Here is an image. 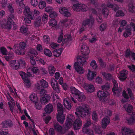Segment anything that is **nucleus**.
<instances>
[{"mask_svg": "<svg viewBox=\"0 0 135 135\" xmlns=\"http://www.w3.org/2000/svg\"><path fill=\"white\" fill-rule=\"evenodd\" d=\"M91 122L90 120L85 123L83 129V131L89 135H94V133H97L100 134L102 133V131L100 130V127L98 125H94L92 129L91 130H89L87 129V127H88L90 124Z\"/></svg>", "mask_w": 135, "mask_h": 135, "instance_id": "obj_1", "label": "nucleus"}, {"mask_svg": "<svg viewBox=\"0 0 135 135\" xmlns=\"http://www.w3.org/2000/svg\"><path fill=\"white\" fill-rule=\"evenodd\" d=\"M76 59L77 61L75 62L74 64L75 70L79 74H83L85 72V70L79 64L81 65H83L86 62V60L85 59L84 60V58L80 56H78Z\"/></svg>", "mask_w": 135, "mask_h": 135, "instance_id": "obj_2", "label": "nucleus"}, {"mask_svg": "<svg viewBox=\"0 0 135 135\" xmlns=\"http://www.w3.org/2000/svg\"><path fill=\"white\" fill-rule=\"evenodd\" d=\"M90 112L91 109L89 106L87 105H84L77 107L75 113L78 117L80 116L83 117L89 116Z\"/></svg>", "mask_w": 135, "mask_h": 135, "instance_id": "obj_3", "label": "nucleus"}, {"mask_svg": "<svg viewBox=\"0 0 135 135\" xmlns=\"http://www.w3.org/2000/svg\"><path fill=\"white\" fill-rule=\"evenodd\" d=\"M48 86L47 82L45 80L42 79L37 81L35 88L38 90H40V94L42 95L47 93L46 91L43 89L47 88Z\"/></svg>", "mask_w": 135, "mask_h": 135, "instance_id": "obj_4", "label": "nucleus"}, {"mask_svg": "<svg viewBox=\"0 0 135 135\" xmlns=\"http://www.w3.org/2000/svg\"><path fill=\"white\" fill-rule=\"evenodd\" d=\"M58 114L57 116V121L60 123L62 124L65 119V116L63 114V107L60 103H58L57 106Z\"/></svg>", "mask_w": 135, "mask_h": 135, "instance_id": "obj_5", "label": "nucleus"}, {"mask_svg": "<svg viewBox=\"0 0 135 135\" xmlns=\"http://www.w3.org/2000/svg\"><path fill=\"white\" fill-rule=\"evenodd\" d=\"M10 65L14 69H17L21 66L23 67L25 64V62L23 60H12L10 63Z\"/></svg>", "mask_w": 135, "mask_h": 135, "instance_id": "obj_6", "label": "nucleus"}, {"mask_svg": "<svg viewBox=\"0 0 135 135\" xmlns=\"http://www.w3.org/2000/svg\"><path fill=\"white\" fill-rule=\"evenodd\" d=\"M20 74L24 81V83L26 86L28 88L30 87L32 84L31 80L28 78L29 76L26 74L23 71H20Z\"/></svg>", "mask_w": 135, "mask_h": 135, "instance_id": "obj_7", "label": "nucleus"}, {"mask_svg": "<svg viewBox=\"0 0 135 135\" xmlns=\"http://www.w3.org/2000/svg\"><path fill=\"white\" fill-rule=\"evenodd\" d=\"M132 29L134 31H135V25L133 23H131L129 25H128L125 29L123 33L124 36L127 37L130 36L131 34Z\"/></svg>", "mask_w": 135, "mask_h": 135, "instance_id": "obj_8", "label": "nucleus"}, {"mask_svg": "<svg viewBox=\"0 0 135 135\" xmlns=\"http://www.w3.org/2000/svg\"><path fill=\"white\" fill-rule=\"evenodd\" d=\"M81 50L82 54L83 56V57H81L84 58V60L85 59L86 60L89 57V50L88 47L86 45H82Z\"/></svg>", "mask_w": 135, "mask_h": 135, "instance_id": "obj_9", "label": "nucleus"}, {"mask_svg": "<svg viewBox=\"0 0 135 135\" xmlns=\"http://www.w3.org/2000/svg\"><path fill=\"white\" fill-rule=\"evenodd\" d=\"M37 52L33 49L30 50L28 53V55L30 57V63L33 65H35L36 64V61L34 57L37 56Z\"/></svg>", "mask_w": 135, "mask_h": 135, "instance_id": "obj_10", "label": "nucleus"}, {"mask_svg": "<svg viewBox=\"0 0 135 135\" xmlns=\"http://www.w3.org/2000/svg\"><path fill=\"white\" fill-rule=\"evenodd\" d=\"M74 119V117L72 114H70L68 116L64 127V128L65 129H67L71 127L73 124L72 122Z\"/></svg>", "mask_w": 135, "mask_h": 135, "instance_id": "obj_11", "label": "nucleus"}, {"mask_svg": "<svg viewBox=\"0 0 135 135\" xmlns=\"http://www.w3.org/2000/svg\"><path fill=\"white\" fill-rule=\"evenodd\" d=\"M51 86L54 91L57 93L60 92V88L59 87L57 82L54 79H51Z\"/></svg>", "mask_w": 135, "mask_h": 135, "instance_id": "obj_12", "label": "nucleus"}, {"mask_svg": "<svg viewBox=\"0 0 135 135\" xmlns=\"http://www.w3.org/2000/svg\"><path fill=\"white\" fill-rule=\"evenodd\" d=\"M59 12L66 17L71 16V14L67 7H60L59 9Z\"/></svg>", "mask_w": 135, "mask_h": 135, "instance_id": "obj_13", "label": "nucleus"}, {"mask_svg": "<svg viewBox=\"0 0 135 135\" xmlns=\"http://www.w3.org/2000/svg\"><path fill=\"white\" fill-rule=\"evenodd\" d=\"M23 13L25 16L29 17L32 20H34L35 19V17L33 15H32V12L29 7L25 8L24 10Z\"/></svg>", "mask_w": 135, "mask_h": 135, "instance_id": "obj_14", "label": "nucleus"}, {"mask_svg": "<svg viewBox=\"0 0 135 135\" xmlns=\"http://www.w3.org/2000/svg\"><path fill=\"white\" fill-rule=\"evenodd\" d=\"M32 72L33 73L36 74H38L40 73V71L37 67L29 68L27 70V75L30 77L32 76L33 75Z\"/></svg>", "mask_w": 135, "mask_h": 135, "instance_id": "obj_15", "label": "nucleus"}, {"mask_svg": "<svg viewBox=\"0 0 135 135\" xmlns=\"http://www.w3.org/2000/svg\"><path fill=\"white\" fill-rule=\"evenodd\" d=\"M109 95L107 91L104 92L102 91H99L97 93L98 97L100 100L104 101L105 98Z\"/></svg>", "mask_w": 135, "mask_h": 135, "instance_id": "obj_16", "label": "nucleus"}, {"mask_svg": "<svg viewBox=\"0 0 135 135\" xmlns=\"http://www.w3.org/2000/svg\"><path fill=\"white\" fill-rule=\"evenodd\" d=\"M41 96H43V97L41 98L40 99V102L42 104H45L49 100L50 97L48 94L46 93L44 94L43 95H41Z\"/></svg>", "mask_w": 135, "mask_h": 135, "instance_id": "obj_17", "label": "nucleus"}, {"mask_svg": "<svg viewBox=\"0 0 135 135\" xmlns=\"http://www.w3.org/2000/svg\"><path fill=\"white\" fill-rule=\"evenodd\" d=\"M97 73L95 71H91L90 70H88V73L86 75V76L88 80L92 81L97 75Z\"/></svg>", "mask_w": 135, "mask_h": 135, "instance_id": "obj_18", "label": "nucleus"}, {"mask_svg": "<svg viewBox=\"0 0 135 135\" xmlns=\"http://www.w3.org/2000/svg\"><path fill=\"white\" fill-rule=\"evenodd\" d=\"M83 88H84L88 93H92L95 90V87L91 84H89L86 83L83 85Z\"/></svg>", "mask_w": 135, "mask_h": 135, "instance_id": "obj_19", "label": "nucleus"}, {"mask_svg": "<svg viewBox=\"0 0 135 135\" xmlns=\"http://www.w3.org/2000/svg\"><path fill=\"white\" fill-rule=\"evenodd\" d=\"M121 132L123 135H131L133 133V131L126 127H122Z\"/></svg>", "mask_w": 135, "mask_h": 135, "instance_id": "obj_20", "label": "nucleus"}, {"mask_svg": "<svg viewBox=\"0 0 135 135\" xmlns=\"http://www.w3.org/2000/svg\"><path fill=\"white\" fill-rule=\"evenodd\" d=\"M72 40L71 38L69 35H65L64 36V39L62 41V46L68 45L69 42Z\"/></svg>", "mask_w": 135, "mask_h": 135, "instance_id": "obj_21", "label": "nucleus"}, {"mask_svg": "<svg viewBox=\"0 0 135 135\" xmlns=\"http://www.w3.org/2000/svg\"><path fill=\"white\" fill-rule=\"evenodd\" d=\"M130 115H132L131 117L126 118V120L127 123L129 125H132L135 122V113L132 112V114H130Z\"/></svg>", "mask_w": 135, "mask_h": 135, "instance_id": "obj_22", "label": "nucleus"}, {"mask_svg": "<svg viewBox=\"0 0 135 135\" xmlns=\"http://www.w3.org/2000/svg\"><path fill=\"white\" fill-rule=\"evenodd\" d=\"M110 121L109 118L108 117H105L102 120V126L103 128L105 129L109 124Z\"/></svg>", "mask_w": 135, "mask_h": 135, "instance_id": "obj_23", "label": "nucleus"}, {"mask_svg": "<svg viewBox=\"0 0 135 135\" xmlns=\"http://www.w3.org/2000/svg\"><path fill=\"white\" fill-rule=\"evenodd\" d=\"M96 14L98 16L100 15L102 13L104 15L105 17H107L108 15V10L106 8H104L101 11V8L98 9L97 10Z\"/></svg>", "mask_w": 135, "mask_h": 135, "instance_id": "obj_24", "label": "nucleus"}, {"mask_svg": "<svg viewBox=\"0 0 135 135\" xmlns=\"http://www.w3.org/2000/svg\"><path fill=\"white\" fill-rule=\"evenodd\" d=\"M112 81L113 83L114 86L112 90L114 94L115 95H117V96H118V94L121 91L120 90V91H119L118 90V84L116 80L114 79H113L112 80Z\"/></svg>", "mask_w": 135, "mask_h": 135, "instance_id": "obj_25", "label": "nucleus"}, {"mask_svg": "<svg viewBox=\"0 0 135 135\" xmlns=\"http://www.w3.org/2000/svg\"><path fill=\"white\" fill-rule=\"evenodd\" d=\"M127 73L128 72L127 70H124L119 74L118 77L120 80H123L127 78L126 75Z\"/></svg>", "mask_w": 135, "mask_h": 135, "instance_id": "obj_26", "label": "nucleus"}, {"mask_svg": "<svg viewBox=\"0 0 135 135\" xmlns=\"http://www.w3.org/2000/svg\"><path fill=\"white\" fill-rule=\"evenodd\" d=\"M81 121L79 118L76 119L73 123V127L75 130L79 129L81 126Z\"/></svg>", "mask_w": 135, "mask_h": 135, "instance_id": "obj_27", "label": "nucleus"}, {"mask_svg": "<svg viewBox=\"0 0 135 135\" xmlns=\"http://www.w3.org/2000/svg\"><path fill=\"white\" fill-rule=\"evenodd\" d=\"M14 52L18 54L23 55L25 53V50L21 48L18 49L17 45H15L13 48Z\"/></svg>", "mask_w": 135, "mask_h": 135, "instance_id": "obj_28", "label": "nucleus"}, {"mask_svg": "<svg viewBox=\"0 0 135 135\" xmlns=\"http://www.w3.org/2000/svg\"><path fill=\"white\" fill-rule=\"evenodd\" d=\"M29 98L30 100L33 103L39 101L38 95L35 93H32L30 96Z\"/></svg>", "mask_w": 135, "mask_h": 135, "instance_id": "obj_29", "label": "nucleus"}, {"mask_svg": "<svg viewBox=\"0 0 135 135\" xmlns=\"http://www.w3.org/2000/svg\"><path fill=\"white\" fill-rule=\"evenodd\" d=\"M53 110V108L52 105L49 104L46 105L45 108V111L46 113L49 114Z\"/></svg>", "mask_w": 135, "mask_h": 135, "instance_id": "obj_30", "label": "nucleus"}, {"mask_svg": "<svg viewBox=\"0 0 135 135\" xmlns=\"http://www.w3.org/2000/svg\"><path fill=\"white\" fill-rule=\"evenodd\" d=\"M123 107L129 113V114H132L131 112L133 109V107L132 105L129 104H126L124 105Z\"/></svg>", "mask_w": 135, "mask_h": 135, "instance_id": "obj_31", "label": "nucleus"}, {"mask_svg": "<svg viewBox=\"0 0 135 135\" xmlns=\"http://www.w3.org/2000/svg\"><path fill=\"white\" fill-rule=\"evenodd\" d=\"M64 105L65 107L68 110L71 108V104L69 102V99L68 98H65L64 100Z\"/></svg>", "mask_w": 135, "mask_h": 135, "instance_id": "obj_32", "label": "nucleus"}, {"mask_svg": "<svg viewBox=\"0 0 135 135\" xmlns=\"http://www.w3.org/2000/svg\"><path fill=\"white\" fill-rule=\"evenodd\" d=\"M75 97L80 102H82L84 100L85 98V97L84 93H81L80 92L79 94Z\"/></svg>", "mask_w": 135, "mask_h": 135, "instance_id": "obj_33", "label": "nucleus"}, {"mask_svg": "<svg viewBox=\"0 0 135 135\" xmlns=\"http://www.w3.org/2000/svg\"><path fill=\"white\" fill-rule=\"evenodd\" d=\"M49 19L48 15L46 13H44L42 16L41 20L42 22L44 24H46L47 23Z\"/></svg>", "mask_w": 135, "mask_h": 135, "instance_id": "obj_34", "label": "nucleus"}, {"mask_svg": "<svg viewBox=\"0 0 135 135\" xmlns=\"http://www.w3.org/2000/svg\"><path fill=\"white\" fill-rule=\"evenodd\" d=\"M66 70L62 72V74L63 75H66L68 74H69L70 71L71 70V66L69 65L68 64L66 65Z\"/></svg>", "mask_w": 135, "mask_h": 135, "instance_id": "obj_35", "label": "nucleus"}, {"mask_svg": "<svg viewBox=\"0 0 135 135\" xmlns=\"http://www.w3.org/2000/svg\"><path fill=\"white\" fill-rule=\"evenodd\" d=\"M38 7L40 9H43L46 7V2L44 1L40 0L38 3Z\"/></svg>", "mask_w": 135, "mask_h": 135, "instance_id": "obj_36", "label": "nucleus"}, {"mask_svg": "<svg viewBox=\"0 0 135 135\" xmlns=\"http://www.w3.org/2000/svg\"><path fill=\"white\" fill-rule=\"evenodd\" d=\"M86 7V6L83 5H80V4H77L73 5V9L76 11H80V7Z\"/></svg>", "mask_w": 135, "mask_h": 135, "instance_id": "obj_37", "label": "nucleus"}, {"mask_svg": "<svg viewBox=\"0 0 135 135\" xmlns=\"http://www.w3.org/2000/svg\"><path fill=\"white\" fill-rule=\"evenodd\" d=\"M125 56L126 57H131L134 60H135V54L132 52L130 53V50L129 49H127L125 54Z\"/></svg>", "mask_w": 135, "mask_h": 135, "instance_id": "obj_38", "label": "nucleus"}, {"mask_svg": "<svg viewBox=\"0 0 135 135\" xmlns=\"http://www.w3.org/2000/svg\"><path fill=\"white\" fill-rule=\"evenodd\" d=\"M94 22V19L91 18L90 19H87L84 21L83 23V25L85 26L88 24H92Z\"/></svg>", "mask_w": 135, "mask_h": 135, "instance_id": "obj_39", "label": "nucleus"}, {"mask_svg": "<svg viewBox=\"0 0 135 135\" xmlns=\"http://www.w3.org/2000/svg\"><path fill=\"white\" fill-rule=\"evenodd\" d=\"M62 51V50L61 48L55 50L53 54L54 56L56 57H58L61 55Z\"/></svg>", "mask_w": 135, "mask_h": 135, "instance_id": "obj_40", "label": "nucleus"}, {"mask_svg": "<svg viewBox=\"0 0 135 135\" xmlns=\"http://www.w3.org/2000/svg\"><path fill=\"white\" fill-rule=\"evenodd\" d=\"M2 125L4 127H8L11 126L12 125V123L11 121L8 120L3 122Z\"/></svg>", "mask_w": 135, "mask_h": 135, "instance_id": "obj_41", "label": "nucleus"}, {"mask_svg": "<svg viewBox=\"0 0 135 135\" xmlns=\"http://www.w3.org/2000/svg\"><path fill=\"white\" fill-rule=\"evenodd\" d=\"M41 20L40 17H37L34 23V25L36 27H39L42 24Z\"/></svg>", "mask_w": 135, "mask_h": 135, "instance_id": "obj_42", "label": "nucleus"}, {"mask_svg": "<svg viewBox=\"0 0 135 135\" xmlns=\"http://www.w3.org/2000/svg\"><path fill=\"white\" fill-rule=\"evenodd\" d=\"M70 90L71 93L75 95V97L80 93V91L74 87H71L70 88Z\"/></svg>", "mask_w": 135, "mask_h": 135, "instance_id": "obj_43", "label": "nucleus"}, {"mask_svg": "<svg viewBox=\"0 0 135 135\" xmlns=\"http://www.w3.org/2000/svg\"><path fill=\"white\" fill-rule=\"evenodd\" d=\"M76 80L82 87L83 85L86 84L84 82L83 78L82 77H78L76 79Z\"/></svg>", "mask_w": 135, "mask_h": 135, "instance_id": "obj_44", "label": "nucleus"}, {"mask_svg": "<svg viewBox=\"0 0 135 135\" xmlns=\"http://www.w3.org/2000/svg\"><path fill=\"white\" fill-rule=\"evenodd\" d=\"M48 71L49 74L50 75H52L55 71V68L54 66L51 65H50L48 67Z\"/></svg>", "mask_w": 135, "mask_h": 135, "instance_id": "obj_45", "label": "nucleus"}, {"mask_svg": "<svg viewBox=\"0 0 135 135\" xmlns=\"http://www.w3.org/2000/svg\"><path fill=\"white\" fill-rule=\"evenodd\" d=\"M123 96L124 98L122 100L123 103L127 102L128 101L129 97L128 95L127 94L125 90H124L123 92Z\"/></svg>", "mask_w": 135, "mask_h": 135, "instance_id": "obj_46", "label": "nucleus"}, {"mask_svg": "<svg viewBox=\"0 0 135 135\" xmlns=\"http://www.w3.org/2000/svg\"><path fill=\"white\" fill-rule=\"evenodd\" d=\"M44 51L45 54L46 56L49 57H51L52 56V53L49 49H45Z\"/></svg>", "mask_w": 135, "mask_h": 135, "instance_id": "obj_47", "label": "nucleus"}, {"mask_svg": "<svg viewBox=\"0 0 135 135\" xmlns=\"http://www.w3.org/2000/svg\"><path fill=\"white\" fill-rule=\"evenodd\" d=\"M49 26H51L54 27L57 25V22L55 20H51L49 22Z\"/></svg>", "mask_w": 135, "mask_h": 135, "instance_id": "obj_48", "label": "nucleus"}, {"mask_svg": "<svg viewBox=\"0 0 135 135\" xmlns=\"http://www.w3.org/2000/svg\"><path fill=\"white\" fill-rule=\"evenodd\" d=\"M90 66L94 69H96L98 67L97 65L96 61L94 60H93L90 64Z\"/></svg>", "mask_w": 135, "mask_h": 135, "instance_id": "obj_49", "label": "nucleus"}, {"mask_svg": "<svg viewBox=\"0 0 135 135\" xmlns=\"http://www.w3.org/2000/svg\"><path fill=\"white\" fill-rule=\"evenodd\" d=\"M102 74L104 78L106 80H109L111 78V75L108 73L103 72L102 73Z\"/></svg>", "mask_w": 135, "mask_h": 135, "instance_id": "obj_50", "label": "nucleus"}, {"mask_svg": "<svg viewBox=\"0 0 135 135\" xmlns=\"http://www.w3.org/2000/svg\"><path fill=\"white\" fill-rule=\"evenodd\" d=\"M50 41V38L47 35H45L43 37V42L44 44H47Z\"/></svg>", "mask_w": 135, "mask_h": 135, "instance_id": "obj_51", "label": "nucleus"}, {"mask_svg": "<svg viewBox=\"0 0 135 135\" xmlns=\"http://www.w3.org/2000/svg\"><path fill=\"white\" fill-rule=\"evenodd\" d=\"M12 20L11 18H9L8 19L7 21V24L6 26L2 27L4 28H10L11 27V24H12Z\"/></svg>", "mask_w": 135, "mask_h": 135, "instance_id": "obj_52", "label": "nucleus"}, {"mask_svg": "<svg viewBox=\"0 0 135 135\" xmlns=\"http://www.w3.org/2000/svg\"><path fill=\"white\" fill-rule=\"evenodd\" d=\"M55 129L58 132H60L62 129V127L58 124H55L54 126Z\"/></svg>", "mask_w": 135, "mask_h": 135, "instance_id": "obj_53", "label": "nucleus"}, {"mask_svg": "<svg viewBox=\"0 0 135 135\" xmlns=\"http://www.w3.org/2000/svg\"><path fill=\"white\" fill-rule=\"evenodd\" d=\"M53 10V8L51 6H47L45 8V11L46 12L50 13Z\"/></svg>", "mask_w": 135, "mask_h": 135, "instance_id": "obj_54", "label": "nucleus"}, {"mask_svg": "<svg viewBox=\"0 0 135 135\" xmlns=\"http://www.w3.org/2000/svg\"><path fill=\"white\" fill-rule=\"evenodd\" d=\"M30 4L33 7H36L38 4V1L37 0H31Z\"/></svg>", "mask_w": 135, "mask_h": 135, "instance_id": "obj_55", "label": "nucleus"}, {"mask_svg": "<svg viewBox=\"0 0 135 135\" xmlns=\"http://www.w3.org/2000/svg\"><path fill=\"white\" fill-rule=\"evenodd\" d=\"M35 104V106L36 108L37 109H40L42 107V105L40 103L39 101L34 103Z\"/></svg>", "mask_w": 135, "mask_h": 135, "instance_id": "obj_56", "label": "nucleus"}, {"mask_svg": "<svg viewBox=\"0 0 135 135\" xmlns=\"http://www.w3.org/2000/svg\"><path fill=\"white\" fill-rule=\"evenodd\" d=\"M28 28L27 27L25 26H22L21 27L20 30L21 32L22 33H25L26 32Z\"/></svg>", "mask_w": 135, "mask_h": 135, "instance_id": "obj_57", "label": "nucleus"}, {"mask_svg": "<svg viewBox=\"0 0 135 135\" xmlns=\"http://www.w3.org/2000/svg\"><path fill=\"white\" fill-rule=\"evenodd\" d=\"M57 15V13L55 11H53L49 14V16L51 18H56Z\"/></svg>", "mask_w": 135, "mask_h": 135, "instance_id": "obj_58", "label": "nucleus"}, {"mask_svg": "<svg viewBox=\"0 0 135 135\" xmlns=\"http://www.w3.org/2000/svg\"><path fill=\"white\" fill-rule=\"evenodd\" d=\"M95 80L96 82L98 84H101L103 82L102 79L99 76L96 78Z\"/></svg>", "mask_w": 135, "mask_h": 135, "instance_id": "obj_59", "label": "nucleus"}, {"mask_svg": "<svg viewBox=\"0 0 135 135\" xmlns=\"http://www.w3.org/2000/svg\"><path fill=\"white\" fill-rule=\"evenodd\" d=\"M33 15L34 16H37L39 15L40 14V12L36 9H34L33 11Z\"/></svg>", "mask_w": 135, "mask_h": 135, "instance_id": "obj_60", "label": "nucleus"}, {"mask_svg": "<svg viewBox=\"0 0 135 135\" xmlns=\"http://www.w3.org/2000/svg\"><path fill=\"white\" fill-rule=\"evenodd\" d=\"M110 87L109 83H107L105 85L102 86L100 88L102 90H107Z\"/></svg>", "mask_w": 135, "mask_h": 135, "instance_id": "obj_61", "label": "nucleus"}, {"mask_svg": "<svg viewBox=\"0 0 135 135\" xmlns=\"http://www.w3.org/2000/svg\"><path fill=\"white\" fill-rule=\"evenodd\" d=\"M107 6L109 8H112L115 11H116L115 8H116V7L117 8V9H118V7L116 6H113L112 5L110 4V3H108L107 4Z\"/></svg>", "mask_w": 135, "mask_h": 135, "instance_id": "obj_62", "label": "nucleus"}, {"mask_svg": "<svg viewBox=\"0 0 135 135\" xmlns=\"http://www.w3.org/2000/svg\"><path fill=\"white\" fill-rule=\"evenodd\" d=\"M52 49H55L59 46V45L55 43L52 42L50 45Z\"/></svg>", "mask_w": 135, "mask_h": 135, "instance_id": "obj_63", "label": "nucleus"}, {"mask_svg": "<svg viewBox=\"0 0 135 135\" xmlns=\"http://www.w3.org/2000/svg\"><path fill=\"white\" fill-rule=\"evenodd\" d=\"M128 7L129 11L132 12H135V7H133L132 4L128 5Z\"/></svg>", "mask_w": 135, "mask_h": 135, "instance_id": "obj_64", "label": "nucleus"}]
</instances>
